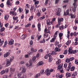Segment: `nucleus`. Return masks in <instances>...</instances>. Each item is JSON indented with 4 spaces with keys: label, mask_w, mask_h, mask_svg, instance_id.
Wrapping results in <instances>:
<instances>
[{
    "label": "nucleus",
    "mask_w": 78,
    "mask_h": 78,
    "mask_svg": "<svg viewBox=\"0 0 78 78\" xmlns=\"http://www.w3.org/2000/svg\"><path fill=\"white\" fill-rule=\"evenodd\" d=\"M62 66H63V64H61L60 65H58V70H60L61 73H64V71H63V68H62Z\"/></svg>",
    "instance_id": "nucleus-1"
},
{
    "label": "nucleus",
    "mask_w": 78,
    "mask_h": 78,
    "mask_svg": "<svg viewBox=\"0 0 78 78\" xmlns=\"http://www.w3.org/2000/svg\"><path fill=\"white\" fill-rule=\"evenodd\" d=\"M53 72V69H51L50 70L48 69L46 70L44 73L45 75L48 76V75H50V72Z\"/></svg>",
    "instance_id": "nucleus-2"
},
{
    "label": "nucleus",
    "mask_w": 78,
    "mask_h": 78,
    "mask_svg": "<svg viewBox=\"0 0 78 78\" xmlns=\"http://www.w3.org/2000/svg\"><path fill=\"white\" fill-rule=\"evenodd\" d=\"M73 5L74 6V7H73L72 11L73 12H75L76 11V8L78 5L76 4V1H74V2L73 3Z\"/></svg>",
    "instance_id": "nucleus-3"
},
{
    "label": "nucleus",
    "mask_w": 78,
    "mask_h": 78,
    "mask_svg": "<svg viewBox=\"0 0 78 78\" xmlns=\"http://www.w3.org/2000/svg\"><path fill=\"white\" fill-rule=\"evenodd\" d=\"M48 57H49V59L48 60L49 62H51V61H52V57H51V55H50V54H47L44 56V58L47 59L48 58Z\"/></svg>",
    "instance_id": "nucleus-4"
},
{
    "label": "nucleus",
    "mask_w": 78,
    "mask_h": 78,
    "mask_svg": "<svg viewBox=\"0 0 78 78\" xmlns=\"http://www.w3.org/2000/svg\"><path fill=\"white\" fill-rule=\"evenodd\" d=\"M74 59H75V58L74 57L70 58H67L66 60V62H70V61H73Z\"/></svg>",
    "instance_id": "nucleus-5"
},
{
    "label": "nucleus",
    "mask_w": 78,
    "mask_h": 78,
    "mask_svg": "<svg viewBox=\"0 0 78 78\" xmlns=\"http://www.w3.org/2000/svg\"><path fill=\"white\" fill-rule=\"evenodd\" d=\"M61 9L60 8H58L57 9V12L56 13L57 16H59L61 15Z\"/></svg>",
    "instance_id": "nucleus-6"
},
{
    "label": "nucleus",
    "mask_w": 78,
    "mask_h": 78,
    "mask_svg": "<svg viewBox=\"0 0 78 78\" xmlns=\"http://www.w3.org/2000/svg\"><path fill=\"white\" fill-rule=\"evenodd\" d=\"M6 67H8L11 65V62H12L9 59H7L6 60Z\"/></svg>",
    "instance_id": "nucleus-7"
},
{
    "label": "nucleus",
    "mask_w": 78,
    "mask_h": 78,
    "mask_svg": "<svg viewBox=\"0 0 78 78\" xmlns=\"http://www.w3.org/2000/svg\"><path fill=\"white\" fill-rule=\"evenodd\" d=\"M10 53H11V51L9 50L8 51V52L4 55V58H7L8 56H9V55H10Z\"/></svg>",
    "instance_id": "nucleus-8"
},
{
    "label": "nucleus",
    "mask_w": 78,
    "mask_h": 78,
    "mask_svg": "<svg viewBox=\"0 0 78 78\" xmlns=\"http://www.w3.org/2000/svg\"><path fill=\"white\" fill-rule=\"evenodd\" d=\"M10 15H12V16H16V15L17 14L16 12H15L14 11H11L10 12Z\"/></svg>",
    "instance_id": "nucleus-9"
},
{
    "label": "nucleus",
    "mask_w": 78,
    "mask_h": 78,
    "mask_svg": "<svg viewBox=\"0 0 78 78\" xmlns=\"http://www.w3.org/2000/svg\"><path fill=\"white\" fill-rule=\"evenodd\" d=\"M58 23L61 24V22H63L64 21V19L62 18H58Z\"/></svg>",
    "instance_id": "nucleus-10"
},
{
    "label": "nucleus",
    "mask_w": 78,
    "mask_h": 78,
    "mask_svg": "<svg viewBox=\"0 0 78 78\" xmlns=\"http://www.w3.org/2000/svg\"><path fill=\"white\" fill-rule=\"evenodd\" d=\"M10 72L11 75L13 74V72H15V69L10 68Z\"/></svg>",
    "instance_id": "nucleus-11"
},
{
    "label": "nucleus",
    "mask_w": 78,
    "mask_h": 78,
    "mask_svg": "<svg viewBox=\"0 0 78 78\" xmlns=\"http://www.w3.org/2000/svg\"><path fill=\"white\" fill-rule=\"evenodd\" d=\"M13 43L14 40L11 39L10 41H9V44L10 45H12V44H13Z\"/></svg>",
    "instance_id": "nucleus-12"
},
{
    "label": "nucleus",
    "mask_w": 78,
    "mask_h": 78,
    "mask_svg": "<svg viewBox=\"0 0 78 78\" xmlns=\"http://www.w3.org/2000/svg\"><path fill=\"white\" fill-rule=\"evenodd\" d=\"M63 36V33H60L59 34V37L60 40H61L62 39V36Z\"/></svg>",
    "instance_id": "nucleus-13"
},
{
    "label": "nucleus",
    "mask_w": 78,
    "mask_h": 78,
    "mask_svg": "<svg viewBox=\"0 0 78 78\" xmlns=\"http://www.w3.org/2000/svg\"><path fill=\"white\" fill-rule=\"evenodd\" d=\"M37 27L38 29V31H41V23H38L37 25Z\"/></svg>",
    "instance_id": "nucleus-14"
},
{
    "label": "nucleus",
    "mask_w": 78,
    "mask_h": 78,
    "mask_svg": "<svg viewBox=\"0 0 78 78\" xmlns=\"http://www.w3.org/2000/svg\"><path fill=\"white\" fill-rule=\"evenodd\" d=\"M47 25H51V22H50V20L48 19L46 20Z\"/></svg>",
    "instance_id": "nucleus-15"
},
{
    "label": "nucleus",
    "mask_w": 78,
    "mask_h": 78,
    "mask_svg": "<svg viewBox=\"0 0 78 78\" xmlns=\"http://www.w3.org/2000/svg\"><path fill=\"white\" fill-rule=\"evenodd\" d=\"M44 33H46V34H47L48 33H49L50 34V30H47V28H45L44 30Z\"/></svg>",
    "instance_id": "nucleus-16"
},
{
    "label": "nucleus",
    "mask_w": 78,
    "mask_h": 78,
    "mask_svg": "<svg viewBox=\"0 0 78 78\" xmlns=\"http://www.w3.org/2000/svg\"><path fill=\"white\" fill-rule=\"evenodd\" d=\"M59 33V31H56L55 33V35L53 36V37H54V38H56V37L58 36V34Z\"/></svg>",
    "instance_id": "nucleus-17"
},
{
    "label": "nucleus",
    "mask_w": 78,
    "mask_h": 78,
    "mask_svg": "<svg viewBox=\"0 0 78 78\" xmlns=\"http://www.w3.org/2000/svg\"><path fill=\"white\" fill-rule=\"evenodd\" d=\"M69 66H68V69H67L68 71H69V70H70V68L72 67V65L71 64V63L70 62L69 63Z\"/></svg>",
    "instance_id": "nucleus-18"
},
{
    "label": "nucleus",
    "mask_w": 78,
    "mask_h": 78,
    "mask_svg": "<svg viewBox=\"0 0 78 78\" xmlns=\"http://www.w3.org/2000/svg\"><path fill=\"white\" fill-rule=\"evenodd\" d=\"M70 16H71V19H75L76 17L75 15L73 14L72 13L70 14Z\"/></svg>",
    "instance_id": "nucleus-19"
},
{
    "label": "nucleus",
    "mask_w": 78,
    "mask_h": 78,
    "mask_svg": "<svg viewBox=\"0 0 78 78\" xmlns=\"http://www.w3.org/2000/svg\"><path fill=\"white\" fill-rule=\"evenodd\" d=\"M65 16L66 15H69V9H68L66 10V12H64Z\"/></svg>",
    "instance_id": "nucleus-20"
},
{
    "label": "nucleus",
    "mask_w": 78,
    "mask_h": 78,
    "mask_svg": "<svg viewBox=\"0 0 78 78\" xmlns=\"http://www.w3.org/2000/svg\"><path fill=\"white\" fill-rule=\"evenodd\" d=\"M21 69H22V72L23 73H25L26 72V69L24 66H22Z\"/></svg>",
    "instance_id": "nucleus-21"
},
{
    "label": "nucleus",
    "mask_w": 78,
    "mask_h": 78,
    "mask_svg": "<svg viewBox=\"0 0 78 78\" xmlns=\"http://www.w3.org/2000/svg\"><path fill=\"white\" fill-rule=\"evenodd\" d=\"M72 47H71L70 48H69L68 51L69 54H70L72 52Z\"/></svg>",
    "instance_id": "nucleus-22"
},
{
    "label": "nucleus",
    "mask_w": 78,
    "mask_h": 78,
    "mask_svg": "<svg viewBox=\"0 0 78 78\" xmlns=\"http://www.w3.org/2000/svg\"><path fill=\"white\" fill-rule=\"evenodd\" d=\"M27 37V35L23 34L22 35V36L21 37V38L23 39H25Z\"/></svg>",
    "instance_id": "nucleus-23"
},
{
    "label": "nucleus",
    "mask_w": 78,
    "mask_h": 78,
    "mask_svg": "<svg viewBox=\"0 0 78 78\" xmlns=\"http://www.w3.org/2000/svg\"><path fill=\"white\" fill-rule=\"evenodd\" d=\"M41 74L40 73H38L35 76V78H38V77H39L40 76H41Z\"/></svg>",
    "instance_id": "nucleus-24"
},
{
    "label": "nucleus",
    "mask_w": 78,
    "mask_h": 78,
    "mask_svg": "<svg viewBox=\"0 0 78 78\" xmlns=\"http://www.w3.org/2000/svg\"><path fill=\"white\" fill-rule=\"evenodd\" d=\"M66 76L67 77H70L71 76V74L69 73H67L66 74Z\"/></svg>",
    "instance_id": "nucleus-25"
},
{
    "label": "nucleus",
    "mask_w": 78,
    "mask_h": 78,
    "mask_svg": "<svg viewBox=\"0 0 78 78\" xmlns=\"http://www.w3.org/2000/svg\"><path fill=\"white\" fill-rule=\"evenodd\" d=\"M43 64L44 63L43 62L40 61L38 63V66H42Z\"/></svg>",
    "instance_id": "nucleus-26"
},
{
    "label": "nucleus",
    "mask_w": 78,
    "mask_h": 78,
    "mask_svg": "<svg viewBox=\"0 0 78 78\" xmlns=\"http://www.w3.org/2000/svg\"><path fill=\"white\" fill-rule=\"evenodd\" d=\"M30 50L33 52H36L37 51V50L36 49H34L33 48H31Z\"/></svg>",
    "instance_id": "nucleus-27"
},
{
    "label": "nucleus",
    "mask_w": 78,
    "mask_h": 78,
    "mask_svg": "<svg viewBox=\"0 0 78 78\" xmlns=\"http://www.w3.org/2000/svg\"><path fill=\"white\" fill-rule=\"evenodd\" d=\"M4 43V40L1 39H0V45H3V44Z\"/></svg>",
    "instance_id": "nucleus-28"
},
{
    "label": "nucleus",
    "mask_w": 78,
    "mask_h": 78,
    "mask_svg": "<svg viewBox=\"0 0 78 78\" xmlns=\"http://www.w3.org/2000/svg\"><path fill=\"white\" fill-rule=\"evenodd\" d=\"M55 52H57V51H61V49H59L58 48H56L55 49Z\"/></svg>",
    "instance_id": "nucleus-29"
},
{
    "label": "nucleus",
    "mask_w": 78,
    "mask_h": 78,
    "mask_svg": "<svg viewBox=\"0 0 78 78\" xmlns=\"http://www.w3.org/2000/svg\"><path fill=\"white\" fill-rule=\"evenodd\" d=\"M4 44H5L3 46L4 48H5V47H6V45H7L8 44V41H5V42Z\"/></svg>",
    "instance_id": "nucleus-30"
},
{
    "label": "nucleus",
    "mask_w": 78,
    "mask_h": 78,
    "mask_svg": "<svg viewBox=\"0 0 78 78\" xmlns=\"http://www.w3.org/2000/svg\"><path fill=\"white\" fill-rule=\"evenodd\" d=\"M9 57L10 58V60L12 62L14 59V57L13 56H11V57H10V56H9Z\"/></svg>",
    "instance_id": "nucleus-31"
},
{
    "label": "nucleus",
    "mask_w": 78,
    "mask_h": 78,
    "mask_svg": "<svg viewBox=\"0 0 78 78\" xmlns=\"http://www.w3.org/2000/svg\"><path fill=\"white\" fill-rule=\"evenodd\" d=\"M31 25V23H28L25 26V27H30Z\"/></svg>",
    "instance_id": "nucleus-32"
},
{
    "label": "nucleus",
    "mask_w": 78,
    "mask_h": 78,
    "mask_svg": "<svg viewBox=\"0 0 78 78\" xmlns=\"http://www.w3.org/2000/svg\"><path fill=\"white\" fill-rule=\"evenodd\" d=\"M70 43H71V41H70V40H69L67 42H66V44L67 45H69Z\"/></svg>",
    "instance_id": "nucleus-33"
},
{
    "label": "nucleus",
    "mask_w": 78,
    "mask_h": 78,
    "mask_svg": "<svg viewBox=\"0 0 78 78\" xmlns=\"http://www.w3.org/2000/svg\"><path fill=\"white\" fill-rule=\"evenodd\" d=\"M61 59L58 60V61L56 62V64L57 65L59 64H60V63H61Z\"/></svg>",
    "instance_id": "nucleus-34"
},
{
    "label": "nucleus",
    "mask_w": 78,
    "mask_h": 78,
    "mask_svg": "<svg viewBox=\"0 0 78 78\" xmlns=\"http://www.w3.org/2000/svg\"><path fill=\"white\" fill-rule=\"evenodd\" d=\"M5 20H7L9 18V15H6L5 16Z\"/></svg>",
    "instance_id": "nucleus-35"
},
{
    "label": "nucleus",
    "mask_w": 78,
    "mask_h": 78,
    "mask_svg": "<svg viewBox=\"0 0 78 78\" xmlns=\"http://www.w3.org/2000/svg\"><path fill=\"white\" fill-rule=\"evenodd\" d=\"M76 53V50L75 51H73V50H72V52L71 53V54H75V53Z\"/></svg>",
    "instance_id": "nucleus-36"
},
{
    "label": "nucleus",
    "mask_w": 78,
    "mask_h": 78,
    "mask_svg": "<svg viewBox=\"0 0 78 78\" xmlns=\"http://www.w3.org/2000/svg\"><path fill=\"white\" fill-rule=\"evenodd\" d=\"M56 38H55V37H54L52 38L51 40H50V42H53L54 41H55V39Z\"/></svg>",
    "instance_id": "nucleus-37"
},
{
    "label": "nucleus",
    "mask_w": 78,
    "mask_h": 78,
    "mask_svg": "<svg viewBox=\"0 0 78 78\" xmlns=\"http://www.w3.org/2000/svg\"><path fill=\"white\" fill-rule=\"evenodd\" d=\"M72 76H76L77 75V71H75L74 73L72 74Z\"/></svg>",
    "instance_id": "nucleus-38"
},
{
    "label": "nucleus",
    "mask_w": 78,
    "mask_h": 78,
    "mask_svg": "<svg viewBox=\"0 0 78 78\" xmlns=\"http://www.w3.org/2000/svg\"><path fill=\"white\" fill-rule=\"evenodd\" d=\"M11 2H10V1L9 0H8L7 2V5H11Z\"/></svg>",
    "instance_id": "nucleus-39"
},
{
    "label": "nucleus",
    "mask_w": 78,
    "mask_h": 78,
    "mask_svg": "<svg viewBox=\"0 0 78 78\" xmlns=\"http://www.w3.org/2000/svg\"><path fill=\"white\" fill-rule=\"evenodd\" d=\"M75 67H71L70 69V70L71 72H72V71H73L74 70H75Z\"/></svg>",
    "instance_id": "nucleus-40"
},
{
    "label": "nucleus",
    "mask_w": 78,
    "mask_h": 78,
    "mask_svg": "<svg viewBox=\"0 0 78 78\" xmlns=\"http://www.w3.org/2000/svg\"><path fill=\"white\" fill-rule=\"evenodd\" d=\"M67 33L68 34L67 35H66V36L68 38H69V34H70V32L69 31H68Z\"/></svg>",
    "instance_id": "nucleus-41"
},
{
    "label": "nucleus",
    "mask_w": 78,
    "mask_h": 78,
    "mask_svg": "<svg viewBox=\"0 0 78 78\" xmlns=\"http://www.w3.org/2000/svg\"><path fill=\"white\" fill-rule=\"evenodd\" d=\"M45 39H43V40H41V41L40 42V43H45Z\"/></svg>",
    "instance_id": "nucleus-42"
},
{
    "label": "nucleus",
    "mask_w": 78,
    "mask_h": 78,
    "mask_svg": "<svg viewBox=\"0 0 78 78\" xmlns=\"http://www.w3.org/2000/svg\"><path fill=\"white\" fill-rule=\"evenodd\" d=\"M59 28L60 30H62L64 29V26H62L59 27Z\"/></svg>",
    "instance_id": "nucleus-43"
},
{
    "label": "nucleus",
    "mask_w": 78,
    "mask_h": 78,
    "mask_svg": "<svg viewBox=\"0 0 78 78\" xmlns=\"http://www.w3.org/2000/svg\"><path fill=\"white\" fill-rule=\"evenodd\" d=\"M49 36V34H44V38H45L46 37H47Z\"/></svg>",
    "instance_id": "nucleus-44"
},
{
    "label": "nucleus",
    "mask_w": 78,
    "mask_h": 78,
    "mask_svg": "<svg viewBox=\"0 0 78 78\" xmlns=\"http://www.w3.org/2000/svg\"><path fill=\"white\" fill-rule=\"evenodd\" d=\"M13 19L14 20H17V19H18V17L16 16L15 17L14 16H13Z\"/></svg>",
    "instance_id": "nucleus-45"
},
{
    "label": "nucleus",
    "mask_w": 78,
    "mask_h": 78,
    "mask_svg": "<svg viewBox=\"0 0 78 78\" xmlns=\"http://www.w3.org/2000/svg\"><path fill=\"white\" fill-rule=\"evenodd\" d=\"M55 51H53L51 53H50L51 55H56V53L55 52Z\"/></svg>",
    "instance_id": "nucleus-46"
},
{
    "label": "nucleus",
    "mask_w": 78,
    "mask_h": 78,
    "mask_svg": "<svg viewBox=\"0 0 78 78\" xmlns=\"http://www.w3.org/2000/svg\"><path fill=\"white\" fill-rule=\"evenodd\" d=\"M6 72V71L5 70H2L1 72V75H3Z\"/></svg>",
    "instance_id": "nucleus-47"
},
{
    "label": "nucleus",
    "mask_w": 78,
    "mask_h": 78,
    "mask_svg": "<svg viewBox=\"0 0 78 78\" xmlns=\"http://www.w3.org/2000/svg\"><path fill=\"white\" fill-rule=\"evenodd\" d=\"M5 28L4 27H3L0 30V31L1 32H3V31H5Z\"/></svg>",
    "instance_id": "nucleus-48"
},
{
    "label": "nucleus",
    "mask_w": 78,
    "mask_h": 78,
    "mask_svg": "<svg viewBox=\"0 0 78 78\" xmlns=\"http://www.w3.org/2000/svg\"><path fill=\"white\" fill-rule=\"evenodd\" d=\"M29 7H30V5H29L28 4H26L25 8H27V9H29Z\"/></svg>",
    "instance_id": "nucleus-49"
},
{
    "label": "nucleus",
    "mask_w": 78,
    "mask_h": 78,
    "mask_svg": "<svg viewBox=\"0 0 78 78\" xmlns=\"http://www.w3.org/2000/svg\"><path fill=\"white\" fill-rule=\"evenodd\" d=\"M33 19V16H32L29 18V21H31V20Z\"/></svg>",
    "instance_id": "nucleus-50"
},
{
    "label": "nucleus",
    "mask_w": 78,
    "mask_h": 78,
    "mask_svg": "<svg viewBox=\"0 0 78 78\" xmlns=\"http://www.w3.org/2000/svg\"><path fill=\"white\" fill-rule=\"evenodd\" d=\"M25 11L26 12V14H28V12H29V10H27V8H26L25 9Z\"/></svg>",
    "instance_id": "nucleus-51"
},
{
    "label": "nucleus",
    "mask_w": 78,
    "mask_h": 78,
    "mask_svg": "<svg viewBox=\"0 0 78 78\" xmlns=\"http://www.w3.org/2000/svg\"><path fill=\"white\" fill-rule=\"evenodd\" d=\"M29 62V66H32V62H31V60H30Z\"/></svg>",
    "instance_id": "nucleus-52"
},
{
    "label": "nucleus",
    "mask_w": 78,
    "mask_h": 78,
    "mask_svg": "<svg viewBox=\"0 0 78 78\" xmlns=\"http://www.w3.org/2000/svg\"><path fill=\"white\" fill-rule=\"evenodd\" d=\"M39 3V2L38 1H35L34 4L35 5H38Z\"/></svg>",
    "instance_id": "nucleus-53"
},
{
    "label": "nucleus",
    "mask_w": 78,
    "mask_h": 78,
    "mask_svg": "<svg viewBox=\"0 0 78 78\" xmlns=\"http://www.w3.org/2000/svg\"><path fill=\"white\" fill-rule=\"evenodd\" d=\"M44 69H43L41 71V74H44Z\"/></svg>",
    "instance_id": "nucleus-54"
},
{
    "label": "nucleus",
    "mask_w": 78,
    "mask_h": 78,
    "mask_svg": "<svg viewBox=\"0 0 78 78\" xmlns=\"http://www.w3.org/2000/svg\"><path fill=\"white\" fill-rule=\"evenodd\" d=\"M46 10H47V9H46V8H43L42 9V11L43 12H45V11Z\"/></svg>",
    "instance_id": "nucleus-55"
},
{
    "label": "nucleus",
    "mask_w": 78,
    "mask_h": 78,
    "mask_svg": "<svg viewBox=\"0 0 78 78\" xmlns=\"http://www.w3.org/2000/svg\"><path fill=\"white\" fill-rule=\"evenodd\" d=\"M36 59V56H34L32 58V61H35Z\"/></svg>",
    "instance_id": "nucleus-56"
},
{
    "label": "nucleus",
    "mask_w": 78,
    "mask_h": 78,
    "mask_svg": "<svg viewBox=\"0 0 78 78\" xmlns=\"http://www.w3.org/2000/svg\"><path fill=\"white\" fill-rule=\"evenodd\" d=\"M15 45H16V46H17V47H20V44L17 43H16L15 44Z\"/></svg>",
    "instance_id": "nucleus-57"
},
{
    "label": "nucleus",
    "mask_w": 78,
    "mask_h": 78,
    "mask_svg": "<svg viewBox=\"0 0 78 78\" xmlns=\"http://www.w3.org/2000/svg\"><path fill=\"white\" fill-rule=\"evenodd\" d=\"M2 78H8V75H4L2 76Z\"/></svg>",
    "instance_id": "nucleus-58"
},
{
    "label": "nucleus",
    "mask_w": 78,
    "mask_h": 78,
    "mask_svg": "<svg viewBox=\"0 0 78 78\" xmlns=\"http://www.w3.org/2000/svg\"><path fill=\"white\" fill-rule=\"evenodd\" d=\"M0 7L1 8H3L4 7V5L3 4V3H2L0 5Z\"/></svg>",
    "instance_id": "nucleus-59"
},
{
    "label": "nucleus",
    "mask_w": 78,
    "mask_h": 78,
    "mask_svg": "<svg viewBox=\"0 0 78 78\" xmlns=\"http://www.w3.org/2000/svg\"><path fill=\"white\" fill-rule=\"evenodd\" d=\"M37 15L38 17H40V16H41V13H40L39 12H38L37 13Z\"/></svg>",
    "instance_id": "nucleus-60"
},
{
    "label": "nucleus",
    "mask_w": 78,
    "mask_h": 78,
    "mask_svg": "<svg viewBox=\"0 0 78 78\" xmlns=\"http://www.w3.org/2000/svg\"><path fill=\"white\" fill-rule=\"evenodd\" d=\"M30 45H32V44H33V41L32 40H31L30 42Z\"/></svg>",
    "instance_id": "nucleus-61"
},
{
    "label": "nucleus",
    "mask_w": 78,
    "mask_h": 78,
    "mask_svg": "<svg viewBox=\"0 0 78 78\" xmlns=\"http://www.w3.org/2000/svg\"><path fill=\"white\" fill-rule=\"evenodd\" d=\"M55 45H58H58H59V42H58V41H56L55 42Z\"/></svg>",
    "instance_id": "nucleus-62"
},
{
    "label": "nucleus",
    "mask_w": 78,
    "mask_h": 78,
    "mask_svg": "<svg viewBox=\"0 0 78 78\" xmlns=\"http://www.w3.org/2000/svg\"><path fill=\"white\" fill-rule=\"evenodd\" d=\"M45 16L44 15L43 16L41 17V19L42 20V19H45Z\"/></svg>",
    "instance_id": "nucleus-63"
},
{
    "label": "nucleus",
    "mask_w": 78,
    "mask_h": 78,
    "mask_svg": "<svg viewBox=\"0 0 78 78\" xmlns=\"http://www.w3.org/2000/svg\"><path fill=\"white\" fill-rule=\"evenodd\" d=\"M75 64L78 65V61L77 60H76L75 61Z\"/></svg>",
    "instance_id": "nucleus-64"
}]
</instances>
